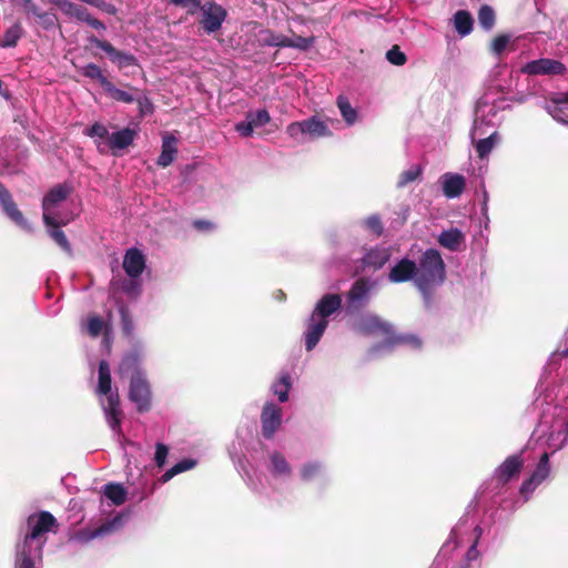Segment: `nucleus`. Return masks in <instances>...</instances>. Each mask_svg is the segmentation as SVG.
Masks as SVG:
<instances>
[{"instance_id":"9d476101","label":"nucleus","mask_w":568,"mask_h":568,"mask_svg":"<svg viewBox=\"0 0 568 568\" xmlns=\"http://www.w3.org/2000/svg\"><path fill=\"white\" fill-rule=\"evenodd\" d=\"M286 132L297 142L313 141L323 136H331L328 124L317 115L306 118L304 121L290 123Z\"/></svg>"},{"instance_id":"5fc2aeb1","label":"nucleus","mask_w":568,"mask_h":568,"mask_svg":"<svg viewBox=\"0 0 568 568\" xmlns=\"http://www.w3.org/2000/svg\"><path fill=\"white\" fill-rule=\"evenodd\" d=\"M509 43V36H499L490 43V50L494 54L500 55L504 53Z\"/></svg>"},{"instance_id":"dca6fc26","label":"nucleus","mask_w":568,"mask_h":568,"mask_svg":"<svg viewBox=\"0 0 568 568\" xmlns=\"http://www.w3.org/2000/svg\"><path fill=\"white\" fill-rule=\"evenodd\" d=\"M262 437L272 439L282 424V409L277 404L270 400L262 408L261 414Z\"/></svg>"},{"instance_id":"6e6d98bb","label":"nucleus","mask_w":568,"mask_h":568,"mask_svg":"<svg viewBox=\"0 0 568 568\" xmlns=\"http://www.w3.org/2000/svg\"><path fill=\"white\" fill-rule=\"evenodd\" d=\"M103 329V318L99 316H91L88 320L87 331L93 337L100 335Z\"/></svg>"},{"instance_id":"f257e3e1","label":"nucleus","mask_w":568,"mask_h":568,"mask_svg":"<svg viewBox=\"0 0 568 568\" xmlns=\"http://www.w3.org/2000/svg\"><path fill=\"white\" fill-rule=\"evenodd\" d=\"M556 395L550 388V383L541 381L535 388L532 409L539 412V422L534 432L538 440L547 446L550 452L541 453L538 465L529 478L523 481L519 495L523 501L528 500L537 487L550 476V455L565 447L568 442V406L554 404Z\"/></svg>"},{"instance_id":"603ef678","label":"nucleus","mask_w":568,"mask_h":568,"mask_svg":"<svg viewBox=\"0 0 568 568\" xmlns=\"http://www.w3.org/2000/svg\"><path fill=\"white\" fill-rule=\"evenodd\" d=\"M386 58L388 62L393 65H404L406 63L407 57L399 50L398 47H393L387 51Z\"/></svg>"},{"instance_id":"4468645a","label":"nucleus","mask_w":568,"mask_h":568,"mask_svg":"<svg viewBox=\"0 0 568 568\" xmlns=\"http://www.w3.org/2000/svg\"><path fill=\"white\" fill-rule=\"evenodd\" d=\"M123 524H124V516L116 515L113 518H111L109 521L102 524L100 527L79 529L71 537V540H73L77 544H88V542H90V540H92L94 538L103 537L105 535L114 532V530L121 528Z\"/></svg>"},{"instance_id":"20e7f679","label":"nucleus","mask_w":568,"mask_h":568,"mask_svg":"<svg viewBox=\"0 0 568 568\" xmlns=\"http://www.w3.org/2000/svg\"><path fill=\"white\" fill-rule=\"evenodd\" d=\"M353 328L356 333L363 335H385V341L374 345L371 351V356H376L383 353L390 352L393 346L398 344H407L412 347L418 348L422 345L419 338L415 335L395 336L393 326L384 322V320L375 314L366 313L355 318Z\"/></svg>"},{"instance_id":"052dcab7","label":"nucleus","mask_w":568,"mask_h":568,"mask_svg":"<svg viewBox=\"0 0 568 568\" xmlns=\"http://www.w3.org/2000/svg\"><path fill=\"white\" fill-rule=\"evenodd\" d=\"M235 130L237 131V133L242 136H250L253 134L254 130H253V125L251 123V120H247V115H246V121H243V122H239L236 125H235Z\"/></svg>"},{"instance_id":"c03bdc74","label":"nucleus","mask_w":568,"mask_h":568,"mask_svg":"<svg viewBox=\"0 0 568 568\" xmlns=\"http://www.w3.org/2000/svg\"><path fill=\"white\" fill-rule=\"evenodd\" d=\"M422 166L418 164H413L406 171L402 172L397 179L398 189L406 187L408 183L415 182L418 176L422 174Z\"/></svg>"},{"instance_id":"412c9836","label":"nucleus","mask_w":568,"mask_h":568,"mask_svg":"<svg viewBox=\"0 0 568 568\" xmlns=\"http://www.w3.org/2000/svg\"><path fill=\"white\" fill-rule=\"evenodd\" d=\"M392 256L390 246L376 245L364 248L362 264L364 268L378 270L387 264Z\"/></svg>"},{"instance_id":"a878e982","label":"nucleus","mask_w":568,"mask_h":568,"mask_svg":"<svg viewBox=\"0 0 568 568\" xmlns=\"http://www.w3.org/2000/svg\"><path fill=\"white\" fill-rule=\"evenodd\" d=\"M471 142L475 145L478 158L483 160L490 154L494 146L500 143V134L497 131H491L486 135H476Z\"/></svg>"},{"instance_id":"13d9d810","label":"nucleus","mask_w":568,"mask_h":568,"mask_svg":"<svg viewBox=\"0 0 568 568\" xmlns=\"http://www.w3.org/2000/svg\"><path fill=\"white\" fill-rule=\"evenodd\" d=\"M53 6L58 7L69 18H74L78 4L70 0H54Z\"/></svg>"},{"instance_id":"ddd939ff","label":"nucleus","mask_w":568,"mask_h":568,"mask_svg":"<svg viewBox=\"0 0 568 568\" xmlns=\"http://www.w3.org/2000/svg\"><path fill=\"white\" fill-rule=\"evenodd\" d=\"M199 10L202 12L200 22L206 34H213L220 30L227 17V11L215 1L202 2Z\"/></svg>"},{"instance_id":"aec40b11","label":"nucleus","mask_w":568,"mask_h":568,"mask_svg":"<svg viewBox=\"0 0 568 568\" xmlns=\"http://www.w3.org/2000/svg\"><path fill=\"white\" fill-rule=\"evenodd\" d=\"M388 278L390 283L399 284L413 280L416 285V262L407 257L398 260L389 268Z\"/></svg>"},{"instance_id":"7c9ffc66","label":"nucleus","mask_w":568,"mask_h":568,"mask_svg":"<svg viewBox=\"0 0 568 568\" xmlns=\"http://www.w3.org/2000/svg\"><path fill=\"white\" fill-rule=\"evenodd\" d=\"M453 24L460 37H467L474 29V18L467 10H457L453 17Z\"/></svg>"},{"instance_id":"0e129e2a","label":"nucleus","mask_w":568,"mask_h":568,"mask_svg":"<svg viewBox=\"0 0 568 568\" xmlns=\"http://www.w3.org/2000/svg\"><path fill=\"white\" fill-rule=\"evenodd\" d=\"M90 12L84 7H77L74 18L79 21L87 22L89 20Z\"/></svg>"},{"instance_id":"4be33fe9","label":"nucleus","mask_w":568,"mask_h":568,"mask_svg":"<svg viewBox=\"0 0 568 568\" xmlns=\"http://www.w3.org/2000/svg\"><path fill=\"white\" fill-rule=\"evenodd\" d=\"M524 466L521 455L509 456L501 465L494 471V478L498 480L500 489L513 477L517 476Z\"/></svg>"},{"instance_id":"bb28decb","label":"nucleus","mask_w":568,"mask_h":568,"mask_svg":"<svg viewBox=\"0 0 568 568\" xmlns=\"http://www.w3.org/2000/svg\"><path fill=\"white\" fill-rule=\"evenodd\" d=\"M465 235L456 227L444 230L438 236V242L442 247L448 248L449 251H458L465 243Z\"/></svg>"},{"instance_id":"864d4df0","label":"nucleus","mask_w":568,"mask_h":568,"mask_svg":"<svg viewBox=\"0 0 568 568\" xmlns=\"http://www.w3.org/2000/svg\"><path fill=\"white\" fill-rule=\"evenodd\" d=\"M173 6L186 9L189 14H195L201 8L202 0H169Z\"/></svg>"},{"instance_id":"7ed1b4c3","label":"nucleus","mask_w":568,"mask_h":568,"mask_svg":"<svg viewBox=\"0 0 568 568\" xmlns=\"http://www.w3.org/2000/svg\"><path fill=\"white\" fill-rule=\"evenodd\" d=\"M55 526L57 519L48 510H41L27 518L24 534L16 546L14 568L42 567L48 532Z\"/></svg>"},{"instance_id":"09e8293b","label":"nucleus","mask_w":568,"mask_h":568,"mask_svg":"<svg viewBox=\"0 0 568 568\" xmlns=\"http://www.w3.org/2000/svg\"><path fill=\"white\" fill-rule=\"evenodd\" d=\"M315 41L314 37H295V38H287V48H294L302 51H306L310 48H312L313 43Z\"/></svg>"},{"instance_id":"f03ea898","label":"nucleus","mask_w":568,"mask_h":568,"mask_svg":"<svg viewBox=\"0 0 568 568\" xmlns=\"http://www.w3.org/2000/svg\"><path fill=\"white\" fill-rule=\"evenodd\" d=\"M483 526L476 516V505L467 506L465 515L452 529L449 537L439 548L432 568H478L481 551L478 550Z\"/></svg>"},{"instance_id":"bf43d9fd","label":"nucleus","mask_w":568,"mask_h":568,"mask_svg":"<svg viewBox=\"0 0 568 568\" xmlns=\"http://www.w3.org/2000/svg\"><path fill=\"white\" fill-rule=\"evenodd\" d=\"M364 226L371 230L373 233L382 234L383 232V222L378 215H372L364 220Z\"/></svg>"},{"instance_id":"423d86ee","label":"nucleus","mask_w":568,"mask_h":568,"mask_svg":"<svg viewBox=\"0 0 568 568\" xmlns=\"http://www.w3.org/2000/svg\"><path fill=\"white\" fill-rule=\"evenodd\" d=\"M342 297L338 294H325L314 305L312 314L304 323V347L312 352L321 342L329 324L331 315L339 312Z\"/></svg>"},{"instance_id":"8fccbe9b","label":"nucleus","mask_w":568,"mask_h":568,"mask_svg":"<svg viewBox=\"0 0 568 568\" xmlns=\"http://www.w3.org/2000/svg\"><path fill=\"white\" fill-rule=\"evenodd\" d=\"M170 448L166 444L158 442L155 444V452L153 456V460L156 467L163 468L169 457Z\"/></svg>"},{"instance_id":"473e14b6","label":"nucleus","mask_w":568,"mask_h":568,"mask_svg":"<svg viewBox=\"0 0 568 568\" xmlns=\"http://www.w3.org/2000/svg\"><path fill=\"white\" fill-rule=\"evenodd\" d=\"M19 165L13 160V155L9 152V144L7 141H0V173L13 174L18 173Z\"/></svg>"},{"instance_id":"e2e57ef3","label":"nucleus","mask_w":568,"mask_h":568,"mask_svg":"<svg viewBox=\"0 0 568 568\" xmlns=\"http://www.w3.org/2000/svg\"><path fill=\"white\" fill-rule=\"evenodd\" d=\"M193 226L195 230L203 231V232L213 230V225H212L211 221H206V220H195L193 222Z\"/></svg>"},{"instance_id":"6ab92c4d","label":"nucleus","mask_w":568,"mask_h":568,"mask_svg":"<svg viewBox=\"0 0 568 568\" xmlns=\"http://www.w3.org/2000/svg\"><path fill=\"white\" fill-rule=\"evenodd\" d=\"M0 206L6 215L17 223V225L23 230L30 231L31 227L23 216L22 212L19 211L17 203L12 200L11 194L0 183Z\"/></svg>"},{"instance_id":"680f3d73","label":"nucleus","mask_w":568,"mask_h":568,"mask_svg":"<svg viewBox=\"0 0 568 568\" xmlns=\"http://www.w3.org/2000/svg\"><path fill=\"white\" fill-rule=\"evenodd\" d=\"M20 3L27 13H31L34 18L39 17L41 9L34 0H20Z\"/></svg>"},{"instance_id":"774afa93","label":"nucleus","mask_w":568,"mask_h":568,"mask_svg":"<svg viewBox=\"0 0 568 568\" xmlns=\"http://www.w3.org/2000/svg\"><path fill=\"white\" fill-rule=\"evenodd\" d=\"M138 103H139V105H140V108H141V112H142V113L144 112V108H145V105H148V106H150V105H151V103L149 102V99H148V98L139 99V100H138Z\"/></svg>"},{"instance_id":"69168bd1","label":"nucleus","mask_w":568,"mask_h":568,"mask_svg":"<svg viewBox=\"0 0 568 568\" xmlns=\"http://www.w3.org/2000/svg\"><path fill=\"white\" fill-rule=\"evenodd\" d=\"M87 24L92 27L93 29H97V30H104L105 29V26H104L103 21L93 18L91 13H90L89 20L87 21Z\"/></svg>"},{"instance_id":"de8ad7c7","label":"nucleus","mask_w":568,"mask_h":568,"mask_svg":"<svg viewBox=\"0 0 568 568\" xmlns=\"http://www.w3.org/2000/svg\"><path fill=\"white\" fill-rule=\"evenodd\" d=\"M143 356L142 351H138V348L134 349V352L128 354L123 357L121 364H120V372L124 373L130 369H133L138 365V363L141 361V357Z\"/></svg>"},{"instance_id":"c9c22d12","label":"nucleus","mask_w":568,"mask_h":568,"mask_svg":"<svg viewBox=\"0 0 568 568\" xmlns=\"http://www.w3.org/2000/svg\"><path fill=\"white\" fill-rule=\"evenodd\" d=\"M112 288H120L130 297H136L141 294L142 283L139 277L122 278L119 282L111 283Z\"/></svg>"},{"instance_id":"79ce46f5","label":"nucleus","mask_w":568,"mask_h":568,"mask_svg":"<svg viewBox=\"0 0 568 568\" xmlns=\"http://www.w3.org/2000/svg\"><path fill=\"white\" fill-rule=\"evenodd\" d=\"M81 73L85 78H90V79L99 81V83L103 90H105L106 85L109 84L110 80L106 77H104L102 69L94 63H89V64L84 65L81 69Z\"/></svg>"},{"instance_id":"4d7b16f0","label":"nucleus","mask_w":568,"mask_h":568,"mask_svg":"<svg viewBox=\"0 0 568 568\" xmlns=\"http://www.w3.org/2000/svg\"><path fill=\"white\" fill-rule=\"evenodd\" d=\"M37 19L39 20L41 27H43L44 30H51L52 28L55 27L57 23V17L53 12L49 11L41 10Z\"/></svg>"},{"instance_id":"c756f323","label":"nucleus","mask_w":568,"mask_h":568,"mask_svg":"<svg viewBox=\"0 0 568 568\" xmlns=\"http://www.w3.org/2000/svg\"><path fill=\"white\" fill-rule=\"evenodd\" d=\"M136 131L131 129H123L118 132H113L109 136V146L111 150H124L134 142Z\"/></svg>"},{"instance_id":"0eeeda50","label":"nucleus","mask_w":568,"mask_h":568,"mask_svg":"<svg viewBox=\"0 0 568 568\" xmlns=\"http://www.w3.org/2000/svg\"><path fill=\"white\" fill-rule=\"evenodd\" d=\"M97 394L101 397V406L104 417L115 436L121 437V402L118 390L112 388V375L110 364L101 361L99 364V381Z\"/></svg>"},{"instance_id":"72a5a7b5","label":"nucleus","mask_w":568,"mask_h":568,"mask_svg":"<svg viewBox=\"0 0 568 568\" xmlns=\"http://www.w3.org/2000/svg\"><path fill=\"white\" fill-rule=\"evenodd\" d=\"M24 36V29L19 21L10 26L0 39V48H16Z\"/></svg>"},{"instance_id":"37998d69","label":"nucleus","mask_w":568,"mask_h":568,"mask_svg":"<svg viewBox=\"0 0 568 568\" xmlns=\"http://www.w3.org/2000/svg\"><path fill=\"white\" fill-rule=\"evenodd\" d=\"M104 92L110 95L112 99H114L116 102L121 103H133L135 102V97L126 91H122V89L115 87L112 84L111 80L109 81V84L106 85Z\"/></svg>"},{"instance_id":"a211bd4d","label":"nucleus","mask_w":568,"mask_h":568,"mask_svg":"<svg viewBox=\"0 0 568 568\" xmlns=\"http://www.w3.org/2000/svg\"><path fill=\"white\" fill-rule=\"evenodd\" d=\"M267 470L271 478L278 481H288L293 476V467L283 453L272 450L268 456Z\"/></svg>"},{"instance_id":"a19ab883","label":"nucleus","mask_w":568,"mask_h":568,"mask_svg":"<svg viewBox=\"0 0 568 568\" xmlns=\"http://www.w3.org/2000/svg\"><path fill=\"white\" fill-rule=\"evenodd\" d=\"M103 495L111 499L115 506H121L126 500V489L120 484H108L103 487Z\"/></svg>"},{"instance_id":"3c124183","label":"nucleus","mask_w":568,"mask_h":568,"mask_svg":"<svg viewBox=\"0 0 568 568\" xmlns=\"http://www.w3.org/2000/svg\"><path fill=\"white\" fill-rule=\"evenodd\" d=\"M119 312H120L122 332L126 336L132 335L133 329H134V325H133L132 317L130 316L126 306L125 305H120L119 306Z\"/></svg>"},{"instance_id":"5701e85b","label":"nucleus","mask_w":568,"mask_h":568,"mask_svg":"<svg viewBox=\"0 0 568 568\" xmlns=\"http://www.w3.org/2000/svg\"><path fill=\"white\" fill-rule=\"evenodd\" d=\"M544 108L555 121L568 125V91L551 97Z\"/></svg>"},{"instance_id":"2eb2a0df","label":"nucleus","mask_w":568,"mask_h":568,"mask_svg":"<svg viewBox=\"0 0 568 568\" xmlns=\"http://www.w3.org/2000/svg\"><path fill=\"white\" fill-rule=\"evenodd\" d=\"M565 70L566 67L560 60L551 58L535 59L520 68V71L527 75H560Z\"/></svg>"},{"instance_id":"6e6552de","label":"nucleus","mask_w":568,"mask_h":568,"mask_svg":"<svg viewBox=\"0 0 568 568\" xmlns=\"http://www.w3.org/2000/svg\"><path fill=\"white\" fill-rule=\"evenodd\" d=\"M508 106L503 98H496L493 94L481 95L475 106V119L470 131L471 141L476 135H486L491 131H497L503 122V112Z\"/></svg>"},{"instance_id":"393cba45","label":"nucleus","mask_w":568,"mask_h":568,"mask_svg":"<svg viewBox=\"0 0 568 568\" xmlns=\"http://www.w3.org/2000/svg\"><path fill=\"white\" fill-rule=\"evenodd\" d=\"M122 265L126 276L140 278L145 270V256L136 247L128 248Z\"/></svg>"},{"instance_id":"ea45409f","label":"nucleus","mask_w":568,"mask_h":568,"mask_svg":"<svg viewBox=\"0 0 568 568\" xmlns=\"http://www.w3.org/2000/svg\"><path fill=\"white\" fill-rule=\"evenodd\" d=\"M337 106L339 108V114L342 115L343 120L346 122L347 125H354L357 121V110L354 108L347 97L339 95L337 98Z\"/></svg>"},{"instance_id":"f704fd0d","label":"nucleus","mask_w":568,"mask_h":568,"mask_svg":"<svg viewBox=\"0 0 568 568\" xmlns=\"http://www.w3.org/2000/svg\"><path fill=\"white\" fill-rule=\"evenodd\" d=\"M65 223L62 221H55L51 225H45L50 236L53 239L55 243L60 246L61 250L67 252L69 255H72V247L70 241L68 240L64 232L61 230V226H64Z\"/></svg>"},{"instance_id":"a18cd8bd","label":"nucleus","mask_w":568,"mask_h":568,"mask_svg":"<svg viewBox=\"0 0 568 568\" xmlns=\"http://www.w3.org/2000/svg\"><path fill=\"white\" fill-rule=\"evenodd\" d=\"M478 21L483 29L490 30L495 23V11L489 6H481L478 11Z\"/></svg>"},{"instance_id":"e433bc0d","label":"nucleus","mask_w":568,"mask_h":568,"mask_svg":"<svg viewBox=\"0 0 568 568\" xmlns=\"http://www.w3.org/2000/svg\"><path fill=\"white\" fill-rule=\"evenodd\" d=\"M84 135L91 136L94 139V142L97 144V149L100 153L105 152V144L102 143V139L108 138L111 135L109 134L108 129L104 124L95 122L90 126H87L84 129Z\"/></svg>"},{"instance_id":"338daca9","label":"nucleus","mask_w":568,"mask_h":568,"mask_svg":"<svg viewBox=\"0 0 568 568\" xmlns=\"http://www.w3.org/2000/svg\"><path fill=\"white\" fill-rule=\"evenodd\" d=\"M84 2L88 3L89 6H92V7H95L99 9H104L106 7L105 2L103 0H84Z\"/></svg>"},{"instance_id":"58836bf2","label":"nucleus","mask_w":568,"mask_h":568,"mask_svg":"<svg viewBox=\"0 0 568 568\" xmlns=\"http://www.w3.org/2000/svg\"><path fill=\"white\" fill-rule=\"evenodd\" d=\"M196 463V459L193 458L179 460L176 465L165 470L159 480L161 483H168L170 479L178 476V474L195 468Z\"/></svg>"},{"instance_id":"f3484780","label":"nucleus","mask_w":568,"mask_h":568,"mask_svg":"<svg viewBox=\"0 0 568 568\" xmlns=\"http://www.w3.org/2000/svg\"><path fill=\"white\" fill-rule=\"evenodd\" d=\"M89 41L97 48L102 49L108 53L112 63L116 64L119 68H128L131 65H138V59L135 55L125 53V51H121L114 48L111 42L101 40L94 36L89 38Z\"/></svg>"},{"instance_id":"b1692460","label":"nucleus","mask_w":568,"mask_h":568,"mask_svg":"<svg viewBox=\"0 0 568 568\" xmlns=\"http://www.w3.org/2000/svg\"><path fill=\"white\" fill-rule=\"evenodd\" d=\"M439 182L447 199H458L466 189V179L459 173H444L440 175Z\"/></svg>"},{"instance_id":"49530a36","label":"nucleus","mask_w":568,"mask_h":568,"mask_svg":"<svg viewBox=\"0 0 568 568\" xmlns=\"http://www.w3.org/2000/svg\"><path fill=\"white\" fill-rule=\"evenodd\" d=\"M247 119L251 120L253 130L271 122V115L266 109H258L256 112H248Z\"/></svg>"},{"instance_id":"c85d7f7f","label":"nucleus","mask_w":568,"mask_h":568,"mask_svg":"<svg viewBox=\"0 0 568 568\" xmlns=\"http://www.w3.org/2000/svg\"><path fill=\"white\" fill-rule=\"evenodd\" d=\"M292 379L290 373H281L271 384V392L276 395L280 403L288 402Z\"/></svg>"},{"instance_id":"9b49d317","label":"nucleus","mask_w":568,"mask_h":568,"mask_svg":"<svg viewBox=\"0 0 568 568\" xmlns=\"http://www.w3.org/2000/svg\"><path fill=\"white\" fill-rule=\"evenodd\" d=\"M152 393L150 384L143 372L136 369L130 379L129 399L133 402L138 412H148L151 408Z\"/></svg>"},{"instance_id":"f8f14e48","label":"nucleus","mask_w":568,"mask_h":568,"mask_svg":"<svg viewBox=\"0 0 568 568\" xmlns=\"http://www.w3.org/2000/svg\"><path fill=\"white\" fill-rule=\"evenodd\" d=\"M374 282L368 278H357L346 294V314H354L365 307L371 300Z\"/></svg>"},{"instance_id":"2f4dec72","label":"nucleus","mask_w":568,"mask_h":568,"mask_svg":"<svg viewBox=\"0 0 568 568\" xmlns=\"http://www.w3.org/2000/svg\"><path fill=\"white\" fill-rule=\"evenodd\" d=\"M178 154L176 138L165 135L162 141V152L159 155L158 164L161 166L170 165Z\"/></svg>"},{"instance_id":"cd10ccee","label":"nucleus","mask_w":568,"mask_h":568,"mask_svg":"<svg viewBox=\"0 0 568 568\" xmlns=\"http://www.w3.org/2000/svg\"><path fill=\"white\" fill-rule=\"evenodd\" d=\"M298 476L303 481H312L325 477V466L321 460H307L298 469Z\"/></svg>"},{"instance_id":"1a4fd4ad","label":"nucleus","mask_w":568,"mask_h":568,"mask_svg":"<svg viewBox=\"0 0 568 568\" xmlns=\"http://www.w3.org/2000/svg\"><path fill=\"white\" fill-rule=\"evenodd\" d=\"M73 187L69 183H60L52 187L42 199V220L44 224H52L55 221L70 223L73 220L71 213L62 210L64 202Z\"/></svg>"},{"instance_id":"39448f33","label":"nucleus","mask_w":568,"mask_h":568,"mask_svg":"<svg viewBox=\"0 0 568 568\" xmlns=\"http://www.w3.org/2000/svg\"><path fill=\"white\" fill-rule=\"evenodd\" d=\"M446 278V266L435 248L426 250L416 264L415 286L424 298V305L430 307L434 303V290Z\"/></svg>"},{"instance_id":"4c0bfd02","label":"nucleus","mask_w":568,"mask_h":568,"mask_svg":"<svg viewBox=\"0 0 568 568\" xmlns=\"http://www.w3.org/2000/svg\"><path fill=\"white\" fill-rule=\"evenodd\" d=\"M287 38L288 37L274 33V31L270 29H264L260 31L258 42L262 47L287 48Z\"/></svg>"}]
</instances>
